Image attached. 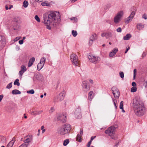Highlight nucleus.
<instances>
[{"label": "nucleus", "mask_w": 147, "mask_h": 147, "mask_svg": "<svg viewBox=\"0 0 147 147\" xmlns=\"http://www.w3.org/2000/svg\"><path fill=\"white\" fill-rule=\"evenodd\" d=\"M87 86V83L85 81H84L82 82V87H84Z\"/></svg>", "instance_id": "5fc2aeb1"}, {"label": "nucleus", "mask_w": 147, "mask_h": 147, "mask_svg": "<svg viewBox=\"0 0 147 147\" xmlns=\"http://www.w3.org/2000/svg\"><path fill=\"white\" fill-rule=\"evenodd\" d=\"M12 82H11L9 84L6 86V88L7 89H10L11 88L12 86Z\"/></svg>", "instance_id": "a18cd8bd"}, {"label": "nucleus", "mask_w": 147, "mask_h": 147, "mask_svg": "<svg viewBox=\"0 0 147 147\" xmlns=\"http://www.w3.org/2000/svg\"><path fill=\"white\" fill-rule=\"evenodd\" d=\"M66 118L65 116L61 114L58 115L57 117L58 120L60 121L63 123H65L66 122Z\"/></svg>", "instance_id": "9b49d317"}, {"label": "nucleus", "mask_w": 147, "mask_h": 147, "mask_svg": "<svg viewBox=\"0 0 147 147\" xmlns=\"http://www.w3.org/2000/svg\"><path fill=\"white\" fill-rule=\"evenodd\" d=\"M44 65H42V63H39L37 66V69L38 71H40Z\"/></svg>", "instance_id": "bb28decb"}, {"label": "nucleus", "mask_w": 147, "mask_h": 147, "mask_svg": "<svg viewBox=\"0 0 147 147\" xmlns=\"http://www.w3.org/2000/svg\"><path fill=\"white\" fill-rule=\"evenodd\" d=\"M92 142H91L90 141L88 143V144L86 145V146L87 147H90V145L92 143Z\"/></svg>", "instance_id": "052dcab7"}, {"label": "nucleus", "mask_w": 147, "mask_h": 147, "mask_svg": "<svg viewBox=\"0 0 147 147\" xmlns=\"http://www.w3.org/2000/svg\"><path fill=\"white\" fill-rule=\"evenodd\" d=\"M96 34H93L90 37L89 40V43L90 45H92L94 40L96 39Z\"/></svg>", "instance_id": "4468645a"}, {"label": "nucleus", "mask_w": 147, "mask_h": 147, "mask_svg": "<svg viewBox=\"0 0 147 147\" xmlns=\"http://www.w3.org/2000/svg\"><path fill=\"white\" fill-rule=\"evenodd\" d=\"M123 101H121L120 103V105L119 106V108L120 109H123Z\"/></svg>", "instance_id": "37998d69"}, {"label": "nucleus", "mask_w": 147, "mask_h": 147, "mask_svg": "<svg viewBox=\"0 0 147 147\" xmlns=\"http://www.w3.org/2000/svg\"><path fill=\"white\" fill-rule=\"evenodd\" d=\"M13 29L14 30H18L19 28L20 25V24L16 23H13L12 25Z\"/></svg>", "instance_id": "a211bd4d"}, {"label": "nucleus", "mask_w": 147, "mask_h": 147, "mask_svg": "<svg viewBox=\"0 0 147 147\" xmlns=\"http://www.w3.org/2000/svg\"><path fill=\"white\" fill-rule=\"evenodd\" d=\"M133 106L134 113L137 116H141L145 114L146 108L144 104L136 98L133 99Z\"/></svg>", "instance_id": "f257e3e1"}, {"label": "nucleus", "mask_w": 147, "mask_h": 147, "mask_svg": "<svg viewBox=\"0 0 147 147\" xmlns=\"http://www.w3.org/2000/svg\"><path fill=\"white\" fill-rule=\"evenodd\" d=\"M123 14V11H121L118 12L117 15L115 16L114 18V22L115 24L118 23L120 21L121 17Z\"/></svg>", "instance_id": "0eeeda50"}, {"label": "nucleus", "mask_w": 147, "mask_h": 147, "mask_svg": "<svg viewBox=\"0 0 147 147\" xmlns=\"http://www.w3.org/2000/svg\"><path fill=\"white\" fill-rule=\"evenodd\" d=\"M24 143L26 144H28V143L30 142L32 140V137L31 136H28L24 138Z\"/></svg>", "instance_id": "f8f14e48"}, {"label": "nucleus", "mask_w": 147, "mask_h": 147, "mask_svg": "<svg viewBox=\"0 0 147 147\" xmlns=\"http://www.w3.org/2000/svg\"><path fill=\"white\" fill-rule=\"evenodd\" d=\"M82 136L80 135V134H78L76 138V141L80 142H82V140H81V137Z\"/></svg>", "instance_id": "c85d7f7f"}, {"label": "nucleus", "mask_w": 147, "mask_h": 147, "mask_svg": "<svg viewBox=\"0 0 147 147\" xmlns=\"http://www.w3.org/2000/svg\"><path fill=\"white\" fill-rule=\"evenodd\" d=\"M69 142V139H66L64 141L63 145L64 146H66Z\"/></svg>", "instance_id": "c9c22d12"}, {"label": "nucleus", "mask_w": 147, "mask_h": 147, "mask_svg": "<svg viewBox=\"0 0 147 147\" xmlns=\"http://www.w3.org/2000/svg\"><path fill=\"white\" fill-rule=\"evenodd\" d=\"M41 4L42 6H47L49 5V4L46 3L45 2H42Z\"/></svg>", "instance_id": "8fccbe9b"}, {"label": "nucleus", "mask_w": 147, "mask_h": 147, "mask_svg": "<svg viewBox=\"0 0 147 147\" xmlns=\"http://www.w3.org/2000/svg\"><path fill=\"white\" fill-rule=\"evenodd\" d=\"M36 78L38 80H41L42 78V76L40 74H38L35 76Z\"/></svg>", "instance_id": "393cba45"}, {"label": "nucleus", "mask_w": 147, "mask_h": 147, "mask_svg": "<svg viewBox=\"0 0 147 147\" xmlns=\"http://www.w3.org/2000/svg\"><path fill=\"white\" fill-rule=\"evenodd\" d=\"M118 50L117 48H115L109 54V56L110 57H111L114 56L117 52Z\"/></svg>", "instance_id": "2eb2a0df"}, {"label": "nucleus", "mask_w": 147, "mask_h": 147, "mask_svg": "<svg viewBox=\"0 0 147 147\" xmlns=\"http://www.w3.org/2000/svg\"><path fill=\"white\" fill-rule=\"evenodd\" d=\"M34 18L38 22H40V20L37 15H36L34 17Z\"/></svg>", "instance_id": "c03bdc74"}, {"label": "nucleus", "mask_w": 147, "mask_h": 147, "mask_svg": "<svg viewBox=\"0 0 147 147\" xmlns=\"http://www.w3.org/2000/svg\"><path fill=\"white\" fill-rule=\"evenodd\" d=\"M71 128L70 125L68 124H66L59 127L57 130L59 134L64 135L68 133Z\"/></svg>", "instance_id": "7ed1b4c3"}, {"label": "nucleus", "mask_w": 147, "mask_h": 147, "mask_svg": "<svg viewBox=\"0 0 147 147\" xmlns=\"http://www.w3.org/2000/svg\"><path fill=\"white\" fill-rule=\"evenodd\" d=\"M136 69H134V79L136 75Z\"/></svg>", "instance_id": "680f3d73"}, {"label": "nucleus", "mask_w": 147, "mask_h": 147, "mask_svg": "<svg viewBox=\"0 0 147 147\" xmlns=\"http://www.w3.org/2000/svg\"><path fill=\"white\" fill-rule=\"evenodd\" d=\"M146 53L145 52H144L142 54V58H143L144 57L146 56Z\"/></svg>", "instance_id": "bf43d9fd"}, {"label": "nucleus", "mask_w": 147, "mask_h": 147, "mask_svg": "<svg viewBox=\"0 0 147 147\" xmlns=\"http://www.w3.org/2000/svg\"><path fill=\"white\" fill-rule=\"evenodd\" d=\"M70 19L71 20H74V22L75 23L76 22L78 21L77 18H76L75 17H73L72 18H70Z\"/></svg>", "instance_id": "49530a36"}, {"label": "nucleus", "mask_w": 147, "mask_h": 147, "mask_svg": "<svg viewBox=\"0 0 147 147\" xmlns=\"http://www.w3.org/2000/svg\"><path fill=\"white\" fill-rule=\"evenodd\" d=\"M35 61V58L34 57L31 58L29 61L28 64V67H30L33 65L34 62Z\"/></svg>", "instance_id": "f3484780"}, {"label": "nucleus", "mask_w": 147, "mask_h": 147, "mask_svg": "<svg viewBox=\"0 0 147 147\" xmlns=\"http://www.w3.org/2000/svg\"><path fill=\"white\" fill-rule=\"evenodd\" d=\"M46 61V58L45 57H42L40 59V63H42L43 65H44L45 62Z\"/></svg>", "instance_id": "2f4dec72"}, {"label": "nucleus", "mask_w": 147, "mask_h": 147, "mask_svg": "<svg viewBox=\"0 0 147 147\" xmlns=\"http://www.w3.org/2000/svg\"><path fill=\"white\" fill-rule=\"evenodd\" d=\"M27 93L28 94H33L34 93V90L33 89H32L30 90L27 91Z\"/></svg>", "instance_id": "79ce46f5"}, {"label": "nucleus", "mask_w": 147, "mask_h": 147, "mask_svg": "<svg viewBox=\"0 0 147 147\" xmlns=\"http://www.w3.org/2000/svg\"><path fill=\"white\" fill-rule=\"evenodd\" d=\"M131 35L130 34H127L126 35L123 37L124 40H128L131 37Z\"/></svg>", "instance_id": "aec40b11"}, {"label": "nucleus", "mask_w": 147, "mask_h": 147, "mask_svg": "<svg viewBox=\"0 0 147 147\" xmlns=\"http://www.w3.org/2000/svg\"><path fill=\"white\" fill-rule=\"evenodd\" d=\"M70 58L73 64L76 66H78L79 63L78 56L76 54H74L71 55Z\"/></svg>", "instance_id": "423d86ee"}, {"label": "nucleus", "mask_w": 147, "mask_h": 147, "mask_svg": "<svg viewBox=\"0 0 147 147\" xmlns=\"http://www.w3.org/2000/svg\"><path fill=\"white\" fill-rule=\"evenodd\" d=\"M28 5V2L26 1H24L23 3L24 7L25 8L27 7Z\"/></svg>", "instance_id": "72a5a7b5"}, {"label": "nucleus", "mask_w": 147, "mask_h": 147, "mask_svg": "<svg viewBox=\"0 0 147 147\" xmlns=\"http://www.w3.org/2000/svg\"><path fill=\"white\" fill-rule=\"evenodd\" d=\"M21 70L22 71H24V72H25L27 70L25 66L24 65H22V66L21 67Z\"/></svg>", "instance_id": "58836bf2"}, {"label": "nucleus", "mask_w": 147, "mask_h": 147, "mask_svg": "<svg viewBox=\"0 0 147 147\" xmlns=\"http://www.w3.org/2000/svg\"><path fill=\"white\" fill-rule=\"evenodd\" d=\"M113 101L114 103L115 108V109H117V104L116 103H117V102L116 100V102H115V100L113 99Z\"/></svg>", "instance_id": "603ef678"}, {"label": "nucleus", "mask_w": 147, "mask_h": 147, "mask_svg": "<svg viewBox=\"0 0 147 147\" xmlns=\"http://www.w3.org/2000/svg\"><path fill=\"white\" fill-rule=\"evenodd\" d=\"M21 38V37H16L14 40V41H17L18 40H19V39H20Z\"/></svg>", "instance_id": "0e129e2a"}, {"label": "nucleus", "mask_w": 147, "mask_h": 147, "mask_svg": "<svg viewBox=\"0 0 147 147\" xmlns=\"http://www.w3.org/2000/svg\"><path fill=\"white\" fill-rule=\"evenodd\" d=\"M116 30L118 32H121L122 31V30L120 27H119Z\"/></svg>", "instance_id": "4d7b16f0"}, {"label": "nucleus", "mask_w": 147, "mask_h": 147, "mask_svg": "<svg viewBox=\"0 0 147 147\" xmlns=\"http://www.w3.org/2000/svg\"><path fill=\"white\" fill-rule=\"evenodd\" d=\"M19 81V80L18 79H16L14 82V85H17V86H19L20 85V83Z\"/></svg>", "instance_id": "f704fd0d"}, {"label": "nucleus", "mask_w": 147, "mask_h": 147, "mask_svg": "<svg viewBox=\"0 0 147 147\" xmlns=\"http://www.w3.org/2000/svg\"><path fill=\"white\" fill-rule=\"evenodd\" d=\"M74 114L76 118L78 119H80L82 118L81 110L80 107H78L76 109Z\"/></svg>", "instance_id": "6e6552de"}, {"label": "nucleus", "mask_w": 147, "mask_h": 147, "mask_svg": "<svg viewBox=\"0 0 147 147\" xmlns=\"http://www.w3.org/2000/svg\"><path fill=\"white\" fill-rule=\"evenodd\" d=\"M55 111V109L54 107H52L50 109L49 111V113H52L53 112H54Z\"/></svg>", "instance_id": "de8ad7c7"}, {"label": "nucleus", "mask_w": 147, "mask_h": 147, "mask_svg": "<svg viewBox=\"0 0 147 147\" xmlns=\"http://www.w3.org/2000/svg\"><path fill=\"white\" fill-rule=\"evenodd\" d=\"M6 141V138L5 137L2 136H0V142L2 143H5Z\"/></svg>", "instance_id": "cd10ccee"}, {"label": "nucleus", "mask_w": 147, "mask_h": 147, "mask_svg": "<svg viewBox=\"0 0 147 147\" xmlns=\"http://www.w3.org/2000/svg\"><path fill=\"white\" fill-rule=\"evenodd\" d=\"M57 14L55 12H53L49 14L48 18H44V23L45 24L49 25H56V23H59L61 20L60 16L59 13L56 12Z\"/></svg>", "instance_id": "f03ea898"}, {"label": "nucleus", "mask_w": 147, "mask_h": 147, "mask_svg": "<svg viewBox=\"0 0 147 147\" xmlns=\"http://www.w3.org/2000/svg\"><path fill=\"white\" fill-rule=\"evenodd\" d=\"M71 33L72 35L74 37H76L77 35L78 34L76 31H74V30H72Z\"/></svg>", "instance_id": "e433bc0d"}, {"label": "nucleus", "mask_w": 147, "mask_h": 147, "mask_svg": "<svg viewBox=\"0 0 147 147\" xmlns=\"http://www.w3.org/2000/svg\"><path fill=\"white\" fill-rule=\"evenodd\" d=\"M130 10L131 11H132L130 15L129 16L132 18H133L134 16L136 14V9L135 7H132L130 9Z\"/></svg>", "instance_id": "ddd939ff"}, {"label": "nucleus", "mask_w": 147, "mask_h": 147, "mask_svg": "<svg viewBox=\"0 0 147 147\" xmlns=\"http://www.w3.org/2000/svg\"><path fill=\"white\" fill-rule=\"evenodd\" d=\"M28 144L25 143H23L21 144L19 147H27Z\"/></svg>", "instance_id": "864d4df0"}, {"label": "nucleus", "mask_w": 147, "mask_h": 147, "mask_svg": "<svg viewBox=\"0 0 147 147\" xmlns=\"http://www.w3.org/2000/svg\"><path fill=\"white\" fill-rule=\"evenodd\" d=\"M144 28V25L142 24H138L137 26V28L139 30H141Z\"/></svg>", "instance_id": "a878e982"}, {"label": "nucleus", "mask_w": 147, "mask_h": 147, "mask_svg": "<svg viewBox=\"0 0 147 147\" xmlns=\"http://www.w3.org/2000/svg\"><path fill=\"white\" fill-rule=\"evenodd\" d=\"M14 143V141L13 139L7 145L6 147H12Z\"/></svg>", "instance_id": "b1692460"}, {"label": "nucleus", "mask_w": 147, "mask_h": 147, "mask_svg": "<svg viewBox=\"0 0 147 147\" xmlns=\"http://www.w3.org/2000/svg\"><path fill=\"white\" fill-rule=\"evenodd\" d=\"M110 7V6L109 5H107L105 7L104 9L105 10H107Z\"/></svg>", "instance_id": "6e6d98bb"}, {"label": "nucleus", "mask_w": 147, "mask_h": 147, "mask_svg": "<svg viewBox=\"0 0 147 147\" xmlns=\"http://www.w3.org/2000/svg\"><path fill=\"white\" fill-rule=\"evenodd\" d=\"M96 137V136H92L91 137V139L90 141L91 142Z\"/></svg>", "instance_id": "338daca9"}, {"label": "nucleus", "mask_w": 147, "mask_h": 147, "mask_svg": "<svg viewBox=\"0 0 147 147\" xmlns=\"http://www.w3.org/2000/svg\"><path fill=\"white\" fill-rule=\"evenodd\" d=\"M112 93L115 98H119L120 95V92L118 89H117L115 91H114Z\"/></svg>", "instance_id": "dca6fc26"}, {"label": "nucleus", "mask_w": 147, "mask_h": 147, "mask_svg": "<svg viewBox=\"0 0 147 147\" xmlns=\"http://www.w3.org/2000/svg\"><path fill=\"white\" fill-rule=\"evenodd\" d=\"M20 18L18 17H16L13 19V23L20 24Z\"/></svg>", "instance_id": "4be33fe9"}, {"label": "nucleus", "mask_w": 147, "mask_h": 147, "mask_svg": "<svg viewBox=\"0 0 147 147\" xmlns=\"http://www.w3.org/2000/svg\"><path fill=\"white\" fill-rule=\"evenodd\" d=\"M117 89H118L116 87L113 86L112 87L111 89L112 92H113L114 91H115L116 90H117Z\"/></svg>", "instance_id": "3c124183"}, {"label": "nucleus", "mask_w": 147, "mask_h": 147, "mask_svg": "<svg viewBox=\"0 0 147 147\" xmlns=\"http://www.w3.org/2000/svg\"><path fill=\"white\" fill-rule=\"evenodd\" d=\"M11 93L13 94L16 95L20 94L21 92L18 90L17 89H15L12 91Z\"/></svg>", "instance_id": "5701e85b"}, {"label": "nucleus", "mask_w": 147, "mask_h": 147, "mask_svg": "<svg viewBox=\"0 0 147 147\" xmlns=\"http://www.w3.org/2000/svg\"><path fill=\"white\" fill-rule=\"evenodd\" d=\"M120 76L121 78H123L124 77V74L123 72H120L119 73Z\"/></svg>", "instance_id": "09e8293b"}, {"label": "nucleus", "mask_w": 147, "mask_h": 147, "mask_svg": "<svg viewBox=\"0 0 147 147\" xmlns=\"http://www.w3.org/2000/svg\"><path fill=\"white\" fill-rule=\"evenodd\" d=\"M42 111H32L31 112V114L32 115H36L40 114L42 113Z\"/></svg>", "instance_id": "412c9836"}, {"label": "nucleus", "mask_w": 147, "mask_h": 147, "mask_svg": "<svg viewBox=\"0 0 147 147\" xmlns=\"http://www.w3.org/2000/svg\"><path fill=\"white\" fill-rule=\"evenodd\" d=\"M41 129L42 130V133H43L45 131V129H44V126L43 125L42 126Z\"/></svg>", "instance_id": "13d9d810"}, {"label": "nucleus", "mask_w": 147, "mask_h": 147, "mask_svg": "<svg viewBox=\"0 0 147 147\" xmlns=\"http://www.w3.org/2000/svg\"><path fill=\"white\" fill-rule=\"evenodd\" d=\"M110 136L112 139L115 140H116L117 138L116 136H114L113 135Z\"/></svg>", "instance_id": "69168bd1"}, {"label": "nucleus", "mask_w": 147, "mask_h": 147, "mask_svg": "<svg viewBox=\"0 0 147 147\" xmlns=\"http://www.w3.org/2000/svg\"><path fill=\"white\" fill-rule=\"evenodd\" d=\"M88 58L90 62L95 63L99 62L100 60V58L99 57L92 55H88Z\"/></svg>", "instance_id": "20e7f679"}, {"label": "nucleus", "mask_w": 147, "mask_h": 147, "mask_svg": "<svg viewBox=\"0 0 147 147\" xmlns=\"http://www.w3.org/2000/svg\"><path fill=\"white\" fill-rule=\"evenodd\" d=\"M101 36L102 37H105L106 38L108 39L112 36V33L109 32H104L101 33Z\"/></svg>", "instance_id": "9d476101"}, {"label": "nucleus", "mask_w": 147, "mask_h": 147, "mask_svg": "<svg viewBox=\"0 0 147 147\" xmlns=\"http://www.w3.org/2000/svg\"><path fill=\"white\" fill-rule=\"evenodd\" d=\"M93 93V92L92 91H91L89 93L88 98L90 100H91L93 98V96H92Z\"/></svg>", "instance_id": "473e14b6"}, {"label": "nucleus", "mask_w": 147, "mask_h": 147, "mask_svg": "<svg viewBox=\"0 0 147 147\" xmlns=\"http://www.w3.org/2000/svg\"><path fill=\"white\" fill-rule=\"evenodd\" d=\"M142 18L144 19L145 20L147 19V16L146 14H144L142 16Z\"/></svg>", "instance_id": "e2e57ef3"}, {"label": "nucleus", "mask_w": 147, "mask_h": 147, "mask_svg": "<svg viewBox=\"0 0 147 147\" xmlns=\"http://www.w3.org/2000/svg\"><path fill=\"white\" fill-rule=\"evenodd\" d=\"M83 90L85 92H86L90 90V87L87 86L83 87Z\"/></svg>", "instance_id": "7c9ffc66"}, {"label": "nucleus", "mask_w": 147, "mask_h": 147, "mask_svg": "<svg viewBox=\"0 0 147 147\" xmlns=\"http://www.w3.org/2000/svg\"><path fill=\"white\" fill-rule=\"evenodd\" d=\"M121 142V140H118L117 141H116L115 143V145L114 146L115 147H117L119 143H120Z\"/></svg>", "instance_id": "ea45409f"}, {"label": "nucleus", "mask_w": 147, "mask_h": 147, "mask_svg": "<svg viewBox=\"0 0 147 147\" xmlns=\"http://www.w3.org/2000/svg\"><path fill=\"white\" fill-rule=\"evenodd\" d=\"M6 43L5 37L3 36L0 35V50L4 47Z\"/></svg>", "instance_id": "1a4fd4ad"}, {"label": "nucleus", "mask_w": 147, "mask_h": 147, "mask_svg": "<svg viewBox=\"0 0 147 147\" xmlns=\"http://www.w3.org/2000/svg\"><path fill=\"white\" fill-rule=\"evenodd\" d=\"M115 128L113 126H111L105 131V133L109 136H113L115 134Z\"/></svg>", "instance_id": "39448f33"}, {"label": "nucleus", "mask_w": 147, "mask_h": 147, "mask_svg": "<svg viewBox=\"0 0 147 147\" xmlns=\"http://www.w3.org/2000/svg\"><path fill=\"white\" fill-rule=\"evenodd\" d=\"M65 92L64 91H62L61 93L59 94V100L61 101L63 100L65 96Z\"/></svg>", "instance_id": "6ab92c4d"}, {"label": "nucleus", "mask_w": 147, "mask_h": 147, "mask_svg": "<svg viewBox=\"0 0 147 147\" xmlns=\"http://www.w3.org/2000/svg\"><path fill=\"white\" fill-rule=\"evenodd\" d=\"M132 86L134 87L135 86H136V83L134 82H133L132 83Z\"/></svg>", "instance_id": "774afa93"}, {"label": "nucleus", "mask_w": 147, "mask_h": 147, "mask_svg": "<svg viewBox=\"0 0 147 147\" xmlns=\"http://www.w3.org/2000/svg\"><path fill=\"white\" fill-rule=\"evenodd\" d=\"M137 88L135 87H133L131 88V92H136L137 91Z\"/></svg>", "instance_id": "a19ab883"}, {"label": "nucleus", "mask_w": 147, "mask_h": 147, "mask_svg": "<svg viewBox=\"0 0 147 147\" xmlns=\"http://www.w3.org/2000/svg\"><path fill=\"white\" fill-rule=\"evenodd\" d=\"M24 72V71H22V70H21L19 71V75L20 78H22V76Z\"/></svg>", "instance_id": "4c0bfd02"}, {"label": "nucleus", "mask_w": 147, "mask_h": 147, "mask_svg": "<svg viewBox=\"0 0 147 147\" xmlns=\"http://www.w3.org/2000/svg\"><path fill=\"white\" fill-rule=\"evenodd\" d=\"M133 18H132L130 16H129L126 19V20L125 21L126 24H127L130 22L131 21Z\"/></svg>", "instance_id": "c756f323"}]
</instances>
